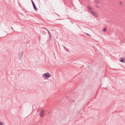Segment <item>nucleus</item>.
Masks as SVG:
<instances>
[{"label":"nucleus","mask_w":125,"mask_h":125,"mask_svg":"<svg viewBox=\"0 0 125 125\" xmlns=\"http://www.w3.org/2000/svg\"><path fill=\"white\" fill-rule=\"evenodd\" d=\"M51 74L48 73H47L43 74V77L45 78H49L51 76Z\"/></svg>","instance_id":"1"},{"label":"nucleus","mask_w":125,"mask_h":125,"mask_svg":"<svg viewBox=\"0 0 125 125\" xmlns=\"http://www.w3.org/2000/svg\"><path fill=\"white\" fill-rule=\"evenodd\" d=\"M23 54V52L21 51L20 53H19V55L18 58L19 60H20L21 57H22Z\"/></svg>","instance_id":"2"},{"label":"nucleus","mask_w":125,"mask_h":125,"mask_svg":"<svg viewBox=\"0 0 125 125\" xmlns=\"http://www.w3.org/2000/svg\"><path fill=\"white\" fill-rule=\"evenodd\" d=\"M31 0L33 7V8L34 10H37L38 9L36 6L33 1L32 0Z\"/></svg>","instance_id":"3"},{"label":"nucleus","mask_w":125,"mask_h":125,"mask_svg":"<svg viewBox=\"0 0 125 125\" xmlns=\"http://www.w3.org/2000/svg\"><path fill=\"white\" fill-rule=\"evenodd\" d=\"M91 12L94 17H98V15H97V13H96L94 12L93 11H91Z\"/></svg>","instance_id":"4"},{"label":"nucleus","mask_w":125,"mask_h":125,"mask_svg":"<svg viewBox=\"0 0 125 125\" xmlns=\"http://www.w3.org/2000/svg\"><path fill=\"white\" fill-rule=\"evenodd\" d=\"M44 110H42L41 111L40 113V116L41 117H42L43 116L44 114Z\"/></svg>","instance_id":"5"},{"label":"nucleus","mask_w":125,"mask_h":125,"mask_svg":"<svg viewBox=\"0 0 125 125\" xmlns=\"http://www.w3.org/2000/svg\"><path fill=\"white\" fill-rule=\"evenodd\" d=\"M120 61L123 63H125V59H122L120 60Z\"/></svg>","instance_id":"6"},{"label":"nucleus","mask_w":125,"mask_h":125,"mask_svg":"<svg viewBox=\"0 0 125 125\" xmlns=\"http://www.w3.org/2000/svg\"><path fill=\"white\" fill-rule=\"evenodd\" d=\"M45 29L48 32V33L49 34L50 37L51 38V34L50 32L49 31H48V29Z\"/></svg>","instance_id":"7"},{"label":"nucleus","mask_w":125,"mask_h":125,"mask_svg":"<svg viewBox=\"0 0 125 125\" xmlns=\"http://www.w3.org/2000/svg\"><path fill=\"white\" fill-rule=\"evenodd\" d=\"M87 7L88 10H90L92 9L91 8L88 6H87Z\"/></svg>","instance_id":"8"},{"label":"nucleus","mask_w":125,"mask_h":125,"mask_svg":"<svg viewBox=\"0 0 125 125\" xmlns=\"http://www.w3.org/2000/svg\"><path fill=\"white\" fill-rule=\"evenodd\" d=\"M106 28H105L103 30H102V31L104 32H105L106 31Z\"/></svg>","instance_id":"9"},{"label":"nucleus","mask_w":125,"mask_h":125,"mask_svg":"<svg viewBox=\"0 0 125 125\" xmlns=\"http://www.w3.org/2000/svg\"><path fill=\"white\" fill-rule=\"evenodd\" d=\"M95 1L97 3H99V1L98 0H95Z\"/></svg>","instance_id":"10"},{"label":"nucleus","mask_w":125,"mask_h":125,"mask_svg":"<svg viewBox=\"0 0 125 125\" xmlns=\"http://www.w3.org/2000/svg\"><path fill=\"white\" fill-rule=\"evenodd\" d=\"M86 34L87 35H88L89 36H90V35L89 34H88V33H86Z\"/></svg>","instance_id":"11"},{"label":"nucleus","mask_w":125,"mask_h":125,"mask_svg":"<svg viewBox=\"0 0 125 125\" xmlns=\"http://www.w3.org/2000/svg\"><path fill=\"white\" fill-rule=\"evenodd\" d=\"M0 125H3L2 123L1 122H0Z\"/></svg>","instance_id":"12"},{"label":"nucleus","mask_w":125,"mask_h":125,"mask_svg":"<svg viewBox=\"0 0 125 125\" xmlns=\"http://www.w3.org/2000/svg\"><path fill=\"white\" fill-rule=\"evenodd\" d=\"M66 50H67V51H68V52H69V51L68 50V49H66Z\"/></svg>","instance_id":"13"},{"label":"nucleus","mask_w":125,"mask_h":125,"mask_svg":"<svg viewBox=\"0 0 125 125\" xmlns=\"http://www.w3.org/2000/svg\"><path fill=\"white\" fill-rule=\"evenodd\" d=\"M120 5H121V4H122L123 3L122 2H120Z\"/></svg>","instance_id":"14"},{"label":"nucleus","mask_w":125,"mask_h":125,"mask_svg":"<svg viewBox=\"0 0 125 125\" xmlns=\"http://www.w3.org/2000/svg\"><path fill=\"white\" fill-rule=\"evenodd\" d=\"M63 47H64V48L65 49H66L67 48L65 47L64 46H63Z\"/></svg>","instance_id":"15"},{"label":"nucleus","mask_w":125,"mask_h":125,"mask_svg":"<svg viewBox=\"0 0 125 125\" xmlns=\"http://www.w3.org/2000/svg\"><path fill=\"white\" fill-rule=\"evenodd\" d=\"M96 8H98V7H97V6H96Z\"/></svg>","instance_id":"16"}]
</instances>
